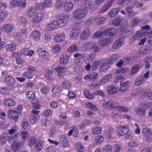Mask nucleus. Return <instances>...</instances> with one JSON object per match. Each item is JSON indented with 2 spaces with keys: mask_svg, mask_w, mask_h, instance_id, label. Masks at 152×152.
<instances>
[{
  "mask_svg": "<svg viewBox=\"0 0 152 152\" xmlns=\"http://www.w3.org/2000/svg\"><path fill=\"white\" fill-rule=\"evenodd\" d=\"M87 12L86 10L80 8H78L74 10L72 14L73 17L76 20H81L87 15Z\"/></svg>",
  "mask_w": 152,
  "mask_h": 152,
  "instance_id": "obj_1",
  "label": "nucleus"
},
{
  "mask_svg": "<svg viewBox=\"0 0 152 152\" xmlns=\"http://www.w3.org/2000/svg\"><path fill=\"white\" fill-rule=\"evenodd\" d=\"M55 17L58 18V22L60 26H63L65 25L69 20V15H63L58 14L56 15Z\"/></svg>",
  "mask_w": 152,
  "mask_h": 152,
  "instance_id": "obj_2",
  "label": "nucleus"
},
{
  "mask_svg": "<svg viewBox=\"0 0 152 152\" xmlns=\"http://www.w3.org/2000/svg\"><path fill=\"white\" fill-rule=\"evenodd\" d=\"M114 0H108L105 2L104 5L101 7L99 12L101 14L106 12L112 6Z\"/></svg>",
  "mask_w": 152,
  "mask_h": 152,
  "instance_id": "obj_3",
  "label": "nucleus"
},
{
  "mask_svg": "<svg viewBox=\"0 0 152 152\" xmlns=\"http://www.w3.org/2000/svg\"><path fill=\"white\" fill-rule=\"evenodd\" d=\"M5 83L9 88H12L15 84V80L10 75H7L4 78Z\"/></svg>",
  "mask_w": 152,
  "mask_h": 152,
  "instance_id": "obj_4",
  "label": "nucleus"
},
{
  "mask_svg": "<svg viewBox=\"0 0 152 152\" xmlns=\"http://www.w3.org/2000/svg\"><path fill=\"white\" fill-rule=\"evenodd\" d=\"M24 141H23L20 142L17 140L13 142L11 145V149L14 152L22 147L24 145Z\"/></svg>",
  "mask_w": 152,
  "mask_h": 152,
  "instance_id": "obj_5",
  "label": "nucleus"
},
{
  "mask_svg": "<svg viewBox=\"0 0 152 152\" xmlns=\"http://www.w3.org/2000/svg\"><path fill=\"white\" fill-rule=\"evenodd\" d=\"M59 143L64 147H66L68 146V140L67 137L64 135H60L58 138Z\"/></svg>",
  "mask_w": 152,
  "mask_h": 152,
  "instance_id": "obj_6",
  "label": "nucleus"
},
{
  "mask_svg": "<svg viewBox=\"0 0 152 152\" xmlns=\"http://www.w3.org/2000/svg\"><path fill=\"white\" fill-rule=\"evenodd\" d=\"M129 130L127 128V126H119L117 130L118 134L121 136L126 134L129 132Z\"/></svg>",
  "mask_w": 152,
  "mask_h": 152,
  "instance_id": "obj_7",
  "label": "nucleus"
},
{
  "mask_svg": "<svg viewBox=\"0 0 152 152\" xmlns=\"http://www.w3.org/2000/svg\"><path fill=\"white\" fill-rule=\"evenodd\" d=\"M45 17V14L42 12L38 13L33 18L32 22L34 23L39 22L43 20Z\"/></svg>",
  "mask_w": 152,
  "mask_h": 152,
  "instance_id": "obj_8",
  "label": "nucleus"
},
{
  "mask_svg": "<svg viewBox=\"0 0 152 152\" xmlns=\"http://www.w3.org/2000/svg\"><path fill=\"white\" fill-rule=\"evenodd\" d=\"M139 51L140 54L142 55L149 53L152 51V46L150 45L144 46L139 49Z\"/></svg>",
  "mask_w": 152,
  "mask_h": 152,
  "instance_id": "obj_9",
  "label": "nucleus"
},
{
  "mask_svg": "<svg viewBox=\"0 0 152 152\" xmlns=\"http://www.w3.org/2000/svg\"><path fill=\"white\" fill-rule=\"evenodd\" d=\"M37 52L39 56L43 58L47 59L49 58V53L46 51L44 50L42 48H39L37 50Z\"/></svg>",
  "mask_w": 152,
  "mask_h": 152,
  "instance_id": "obj_10",
  "label": "nucleus"
},
{
  "mask_svg": "<svg viewBox=\"0 0 152 152\" xmlns=\"http://www.w3.org/2000/svg\"><path fill=\"white\" fill-rule=\"evenodd\" d=\"M59 25L57 20L53 21L47 25L45 28L47 31H52L57 28Z\"/></svg>",
  "mask_w": 152,
  "mask_h": 152,
  "instance_id": "obj_11",
  "label": "nucleus"
},
{
  "mask_svg": "<svg viewBox=\"0 0 152 152\" xmlns=\"http://www.w3.org/2000/svg\"><path fill=\"white\" fill-rule=\"evenodd\" d=\"M118 31L117 28H113L105 30L103 31V33L105 35H108L110 36H113L116 34Z\"/></svg>",
  "mask_w": 152,
  "mask_h": 152,
  "instance_id": "obj_12",
  "label": "nucleus"
},
{
  "mask_svg": "<svg viewBox=\"0 0 152 152\" xmlns=\"http://www.w3.org/2000/svg\"><path fill=\"white\" fill-rule=\"evenodd\" d=\"M90 28L89 27H86L81 35V38L83 40H85L88 38L90 34Z\"/></svg>",
  "mask_w": 152,
  "mask_h": 152,
  "instance_id": "obj_13",
  "label": "nucleus"
},
{
  "mask_svg": "<svg viewBox=\"0 0 152 152\" xmlns=\"http://www.w3.org/2000/svg\"><path fill=\"white\" fill-rule=\"evenodd\" d=\"M129 81H127L125 82H120V86L119 89V91L121 92H124L128 89L129 87Z\"/></svg>",
  "mask_w": 152,
  "mask_h": 152,
  "instance_id": "obj_14",
  "label": "nucleus"
},
{
  "mask_svg": "<svg viewBox=\"0 0 152 152\" xmlns=\"http://www.w3.org/2000/svg\"><path fill=\"white\" fill-rule=\"evenodd\" d=\"M8 112V117L11 119L16 121L18 119V117L15 111L10 110H9Z\"/></svg>",
  "mask_w": 152,
  "mask_h": 152,
  "instance_id": "obj_15",
  "label": "nucleus"
},
{
  "mask_svg": "<svg viewBox=\"0 0 152 152\" xmlns=\"http://www.w3.org/2000/svg\"><path fill=\"white\" fill-rule=\"evenodd\" d=\"M14 28V26L12 24H6L3 25L2 28L5 32L10 33L12 31Z\"/></svg>",
  "mask_w": 152,
  "mask_h": 152,
  "instance_id": "obj_16",
  "label": "nucleus"
},
{
  "mask_svg": "<svg viewBox=\"0 0 152 152\" xmlns=\"http://www.w3.org/2000/svg\"><path fill=\"white\" fill-rule=\"evenodd\" d=\"M41 37V34L40 32L37 30H35L33 31L31 35V38L34 39L35 40H37L39 39Z\"/></svg>",
  "mask_w": 152,
  "mask_h": 152,
  "instance_id": "obj_17",
  "label": "nucleus"
},
{
  "mask_svg": "<svg viewBox=\"0 0 152 152\" xmlns=\"http://www.w3.org/2000/svg\"><path fill=\"white\" fill-rule=\"evenodd\" d=\"M119 58V56L117 54H113L110 57L107 61L111 65L115 62Z\"/></svg>",
  "mask_w": 152,
  "mask_h": 152,
  "instance_id": "obj_18",
  "label": "nucleus"
},
{
  "mask_svg": "<svg viewBox=\"0 0 152 152\" xmlns=\"http://www.w3.org/2000/svg\"><path fill=\"white\" fill-rule=\"evenodd\" d=\"M92 3L91 1L83 3L81 5L80 8L86 10H88L92 7Z\"/></svg>",
  "mask_w": 152,
  "mask_h": 152,
  "instance_id": "obj_19",
  "label": "nucleus"
},
{
  "mask_svg": "<svg viewBox=\"0 0 152 152\" xmlns=\"http://www.w3.org/2000/svg\"><path fill=\"white\" fill-rule=\"evenodd\" d=\"M111 40V39L110 38H105L101 40L99 42V44L100 46L104 47L109 45Z\"/></svg>",
  "mask_w": 152,
  "mask_h": 152,
  "instance_id": "obj_20",
  "label": "nucleus"
},
{
  "mask_svg": "<svg viewBox=\"0 0 152 152\" xmlns=\"http://www.w3.org/2000/svg\"><path fill=\"white\" fill-rule=\"evenodd\" d=\"M68 56L66 55L63 54L61 56L60 60V64L63 65H66L68 63Z\"/></svg>",
  "mask_w": 152,
  "mask_h": 152,
  "instance_id": "obj_21",
  "label": "nucleus"
},
{
  "mask_svg": "<svg viewBox=\"0 0 152 152\" xmlns=\"http://www.w3.org/2000/svg\"><path fill=\"white\" fill-rule=\"evenodd\" d=\"M120 9L119 8H115L110 10L108 12V15L110 17H115L119 11Z\"/></svg>",
  "mask_w": 152,
  "mask_h": 152,
  "instance_id": "obj_22",
  "label": "nucleus"
},
{
  "mask_svg": "<svg viewBox=\"0 0 152 152\" xmlns=\"http://www.w3.org/2000/svg\"><path fill=\"white\" fill-rule=\"evenodd\" d=\"M65 34L64 33H59L56 34L54 37V41L57 42H59L65 39Z\"/></svg>",
  "mask_w": 152,
  "mask_h": 152,
  "instance_id": "obj_23",
  "label": "nucleus"
},
{
  "mask_svg": "<svg viewBox=\"0 0 152 152\" xmlns=\"http://www.w3.org/2000/svg\"><path fill=\"white\" fill-rule=\"evenodd\" d=\"M142 133L144 136L149 137L152 135V130L147 128H144L142 129Z\"/></svg>",
  "mask_w": 152,
  "mask_h": 152,
  "instance_id": "obj_24",
  "label": "nucleus"
},
{
  "mask_svg": "<svg viewBox=\"0 0 152 152\" xmlns=\"http://www.w3.org/2000/svg\"><path fill=\"white\" fill-rule=\"evenodd\" d=\"M117 89V88L114 85L109 86L107 87V91L109 94H113L116 92Z\"/></svg>",
  "mask_w": 152,
  "mask_h": 152,
  "instance_id": "obj_25",
  "label": "nucleus"
},
{
  "mask_svg": "<svg viewBox=\"0 0 152 152\" xmlns=\"http://www.w3.org/2000/svg\"><path fill=\"white\" fill-rule=\"evenodd\" d=\"M110 65H111L107 61L106 62L104 63L102 65H101L99 67V70L101 72H102L107 70L110 67Z\"/></svg>",
  "mask_w": 152,
  "mask_h": 152,
  "instance_id": "obj_26",
  "label": "nucleus"
},
{
  "mask_svg": "<svg viewBox=\"0 0 152 152\" xmlns=\"http://www.w3.org/2000/svg\"><path fill=\"white\" fill-rule=\"evenodd\" d=\"M66 1V0H57L55 3L56 7L58 9H61Z\"/></svg>",
  "mask_w": 152,
  "mask_h": 152,
  "instance_id": "obj_27",
  "label": "nucleus"
},
{
  "mask_svg": "<svg viewBox=\"0 0 152 152\" xmlns=\"http://www.w3.org/2000/svg\"><path fill=\"white\" fill-rule=\"evenodd\" d=\"M4 103L6 105L8 106H12L15 104V101L10 98L4 100Z\"/></svg>",
  "mask_w": 152,
  "mask_h": 152,
  "instance_id": "obj_28",
  "label": "nucleus"
},
{
  "mask_svg": "<svg viewBox=\"0 0 152 152\" xmlns=\"http://www.w3.org/2000/svg\"><path fill=\"white\" fill-rule=\"evenodd\" d=\"M122 21V18L119 17H117L112 20V23L115 26H119Z\"/></svg>",
  "mask_w": 152,
  "mask_h": 152,
  "instance_id": "obj_29",
  "label": "nucleus"
},
{
  "mask_svg": "<svg viewBox=\"0 0 152 152\" xmlns=\"http://www.w3.org/2000/svg\"><path fill=\"white\" fill-rule=\"evenodd\" d=\"M135 111L136 114L139 116H144L146 114L145 110L142 108L136 109Z\"/></svg>",
  "mask_w": 152,
  "mask_h": 152,
  "instance_id": "obj_30",
  "label": "nucleus"
},
{
  "mask_svg": "<svg viewBox=\"0 0 152 152\" xmlns=\"http://www.w3.org/2000/svg\"><path fill=\"white\" fill-rule=\"evenodd\" d=\"M145 81V80L143 78V77L141 76L137 77L135 80L134 83L137 86L141 85Z\"/></svg>",
  "mask_w": 152,
  "mask_h": 152,
  "instance_id": "obj_31",
  "label": "nucleus"
},
{
  "mask_svg": "<svg viewBox=\"0 0 152 152\" xmlns=\"http://www.w3.org/2000/svg\"><path fill=\"white\" fill-rule=\"evenodd\" d=\"M39 117L38 115H31L30 117V123L32 124H34L36 123L39 120Z\"/></svg>",
  "mask_w": 152,
  "mask_h": 152,
  "instance_id": "obj_32",
  "label": "nucleus"
},
{
  "mask_svg": "<svg viewBox=\"0 0 152 152\" xmlns=\"http://www.w3.org/2000/svg\"><path fill=\"white\" fill-rule=\"evenodd\" d=\"M73 6V4L71 2H67L64 5L65 10L66 12L70 11L72 10Z\"/></svg>",
  "mask_w": 152,
  "mask_h": 152,
  "instance_id": "obj_33",
  "label": "nucleus"
},
{
  "mask_svg": "<svg viewBox=\"0 0 152 152\" xmlns=\"http://www.w3.org/2000/svg\"><path fill=\"white\" fill-rule=\"evenodd\" d=\"M140 69V67L138 64L134 65L132 67L130 72L131 75H133L136 73Z\"/></svg>",
  "mask_w": 152,
  "mask_h": 152,
  "instance_id": "obj_34",
  "label": "nucleus"
},
{
  "mask_svg": "<svg viewBox=\"0 0 152 152\" xmlns=\"http://www.w3.org/2000/svg\"><path fill=\"white\" fill-rule=\"evenodd\" d=\"M112 77V75L111 74L105 75L103 77L101 80V82L103 84H105L109 81Z\"/></svg>",
  "mask_w": 152,
  "mask_h": 152,
  "instance_id": "obj_35",
  "label": "nucleus"
},
{
  "mask_svg": "<svg viewBox=\"0 0 152 152\" xmlns=\"http://www.w3.org/2000/svg\"><path fill=\"white\" fill-rule=\"evenodd\" d=\"M80 33V31L74 29L72 30L70 33V37L72 38H74L78 36Z\"/></svg>",
  "mask_w": 152,
  "mask_h": 152,
  "instance_id": "obj_36",
  "label": "nucleus"
},
{
  "mask_svg": "<svg viewBox=\"0 0 152 152\" xmlns=\"http://www.w3.org/2000/svg\"><path fill=\"white\" fill-rule=\"evenodd\" d=\"M123 44V42L121 39H119L115 41L112 46L113 49H116L120 47Z\"/></svg>",
  "mask_w": 152,
  "mask_h": 152,
  "instance_id": "obj_37",
  "label": "nucleus"
},
{
  "mask_svg": "<svg viewBox=\"0 0 152 152\" xmlns=\"http://www.w3.org/2000/svg\"><path fill=\"white\" fill-rule=\"evenodd\" d=\"M7 134L6 133H3L0 137V142L2 144H5L7 140Z\"/></svg>",
  "mask_w": 152,
  "mask_h": 152,
  "instance_id": "obj_38",
  "label": "nucleus"
},
{
  "mask_svg": "<svg viewBox=\"0 0 152 152\" xmlns=\"http://www.w3.org/2000/svg\"><path fill=\"white\" fill-rule=\"evenodd\" d=\"M94 44L91 41H88L84 43L83 44V46L85 49H89L92 48Z\"/></svg>",
  "mask_w": 152,
  "mask_h": 152,
  "instance_id": "obj_39",
  "label": "nucleus"
},
{
  "mask_svg": "<svg viewBox=\"0 0 152 152\" xmlns=\"http://www.w3.org/2000/svg\"><path fill=\"white\" fill-rule=\"evenodd\" d=\"M128 70V68L123 67L118 69L116 70L115 72L118 74L121 75L126 73Z\"/></svg>",
  "mask_w": 152,
  "mask_h": 152,
  "instance_id": "obj_40",
  "label": "nucleus"
},
{
  "mask_svg": "<svg viewBox=\"0 0 152 152\" xmlns=\"http://www.w3.org/2000/svg\"><path fill=\"white\" fill-rule=\"evenodd\" d=\"M78 50V48L76 45H71L67 49L68 52L71 53L73 52H76Z\"/></svg>",
  "mask_w": 152,
  "mask_h": 152,
  "instance_id": "obj_41",
  "label": "nucleus"
},
{
  "mask_svg": "<svg viewBox=\"0 0 152 152\" xmlns=\"http://www.w3.org/2000/svg\"><path fill=\"white\" fill-rule=\"evenodd\" d=\"M102 62L101 60L96 61L93 63L92 66V69L93 70H95L97 69L98 67L99 66L101 63Z\"/></svg>",
  "mask_w": 152,
  "mask_h": 152,
  "instance_id": "obj_42",
  "label": "nucleus"
},
{
  "mask_svg": "<svg viewBox=\"0 0 152 152\" xmlns=\"http://www.w3.org/2000/svg\"><path fill=\"white\" fill-rule=\"evenodd\" d=\"M27 141L28 145L32 147L35 144L36 140L34 137H31L28 138Z\"/></svg>",
  "mask_w": 152,
  "mask_h": 152,
  "instance_id": "obj_43",
  "label": "nucleus"
},
{
  "mask_svg": "<svg viewBox=\"0 0 152 152\" xmlns=\"http://www.w3.org/2000/svg\"><path fill=\"white\" fill-rule=\"evenodd\" d=\"M52 91L54 94H57L60 93L61 91L60 87L58 86H55L52 87Z\"/></svg>",
  "mask_w": 152,
  "mask_h": 152,
  "instance_id": "obj_44",
  "label": "nucleus"
},
{
  "mask_svg": "<svg viewBox=\"0 0 152 152\" xmlns=\"http://www.w3.org/2000/svg\"><path fill=\"white\" fill-rule=\"evenodd\" d=\"M35 9L32 7L29 8L27 12V15L29 17H31L35 13Z\"/></svg>",
  "mask_w": 152,
  "mask_h": 152,
  "instance_id": "obj_45",
  "label": "nucleus"
},
{
  "mask_svg": "<svg viewBox=\"0 0 152 152\" xmlns=\"http://www.w3.org/2000/svg\"><path fill=\"white\" fill-rule=\"evenodd\" d=\"M42 5L44 7H48L51 6L52 5V2L50 0H45L42 2Z\"/></svg>",
  "mask_w": 152,
  "mask_h": 152,
  "instance_id": "obj_46",
  "label": "nucleus"
},
{
  "mask_svg": "<svg viewBox=\"0 0 152 152\" xmlns=\"http://www.w3.org/2000/svg\"><path fill=\"white\" fill-rule=\"evenodd\" d=\"M61 85L63 88L67 89L70 88L71 86V83L66 81L63 82Z\"/></svg>",
  "mask_w": 152,
  "mask_h": 152,
  "instance_id": "obj_47",
  "label": "nucleus"
},
{
  "mask_svg": "<svg viewBox=\"0 0 152 152\" xmlns=\"http://www.w3.org/2000/svg\"><path fill=\"white\" fill-rule=\"evenodd\" d=\"M27 97L28 99H34L35 98V94L34 92L32 91L28 92L26 94Z\"/></svg>",
  "mask_w": 152,
  "mask_h": 152,
  "instance_id": "obj_48",
  "label": "nucleus"
},
{
  "mask_svg": "<svg viewBox=\"0 0 152 152\" xmlns=\"http://www.w3.org/2000/svg\"><path fill=\"white\" fill-rule=\"evenodd\" d=\"M84 94L87 98L90 99H92L94 96L91 94H90L89 91L87 90H85L83 91Z\"/></svg>",
  "mask_w": 152,
  "mask_h": 152,
  "instance_id": "obj_49",
  "label": "nucleus"
},
{
  "mask_svg": "<svg viewBox=\"0 0 152 152\" xmlns=\"http://www.w3.org/2000/svg\"><path fill=\"white\" fill-rule=\"evenodd\" d=\"M8 15L6 11L0 10V20H2L5 18Z\"/></svg>",
  "mask_w": 152,
  "mask_h": 152,
  "instance_id": "obj_50",
  "label": "nucleus"
},
{
  "mask_svg": "<svg viewBox=\"0 0 152 152\" xmlns=\"http://www.w3.org/2000/svg\"><path fill=\"white\" fill-rule=\"evenodd\" d=\"M113 100H110L104 102L103 104V106L104 107L111 108Z\"/></svg>",
  "mask_w": 152,
  "mask_h": 152,
  "instance_id": "obj_51",
  "label": "nucleus"
},
{
  "mask_svg": "<svg viewBox=\"0 0 152 152\" xmlns=\"http://www.w3.org/2000/svg\"><path fill=\"white\" fill-rule=\"evenodd\" d=\"M94 140L96 143H99L103 141L104 138L102 136L98 135L95 137Z\"/></svg>",
  "mask_w": 152,
  "mask_h": 152,
  "instance_id": "obj_52",
  "label": "nucleus"
},
{
  "mask_svg": "<svg viewBox=\"0 0 152 152\" xmlns=\"http://www.w3.org/2000/svg\"><path fill=\"white\" fill-rule=\"evenodd\" d=\"M6 48L8 50H12V51L15 50L16 48V45L14 43L10 44L7 45L6 46Z\"/></svg>",
  "mask_w": 152,
  "mask_h": 152,
  "instance_id": "obj_53",
  "label": "nucleus"
},
{
  "mask_svg": "<svg viewBox=\"0 0 152 152\" xmlns=\"http://www.w3.org/2000/svg\"><path fill=\"white\" fill-rule=\"evenodd\" d=\"M10 4L11 5L17 6L21 5L20 0H10Z\"/></svg>",
  "mask_w": 152,
  "mask_h": 152,
  "instance_id": "obj_54",
  "label": "nucleus"
},
{
  "mask_svg": "<svg viewBox=\"0 0 152 152\" xmlns=\"http://www.w3.org/2000/svg\"><path fill=\"white\" fill-rule=\"evenodd\" d=\"M95 20V18L94 17H90L86 20L85 23L87 25H90Z\"/></svg>",
  "mask_w": 152,
  "mask_h": 152,
  "instance_id": "obj_55",
  "label": "nucleus"
},
{
  "mask_svg": "<svg viewBox=\"0 0 152 152\" xmlns=\"http://www.w3.org/2000/svg\"><path fill=\"white\" fill-rule=\"evenodd\" d=\"M0 93L4 95H8L10 93L9 89L6 88H0Z\"/></svg>",
  "mask_w": 152,
  "mask_h": 152,
  "instance_id": "obj_56",
  "label": "nucleus"
},
{
  "mask_svg": "<svg viewBox=\"0 0 152 152\" xmlns=\"http://www.w3.org/2000/svg\"><path fill=\"white\" fill-rule=\"evenodd\" d=\"M75 148L79 152H83L84 151V148L82 145L79 143H76Z\"/></svg>",
  "mask_w": 152,
  "mask_h": 152,
  "instance_id": "obj_57",
  "label": "nucleus"
},
{
  "mask_svg": "<svg viewBox=\"0 0 152 152\" xmlns=\"http://www.w3.org/2000/svg\"><path fill=\"white\" fill-rule=\"evenodd\" d=\"M101 128L99 127H97L94 128L92 131L93 133L95 134H99L101 133Z\"/></svg>",
  "mask_w": 152,
  "mask_h": 152,
  "instance_id": "obj_58",
  "label": "nucleus"
},
{
  "mask_svg": "<svg viewBox=\"0 0 152 152\" xmlns=\"http://www.w3.org/2000/svg\"><path fill=\"white\" fill-rule=\"evenodd\" d=\"M55 69L58 73H64L66 72L67 70L66 68L63 67H56Z\"/></svg>",
  "mask_w": 152,
  "mask_h": 152,
  "instance_id": "obj_59",
  "label": "nucleus"
},
{
  "mask_svg": "<svg viewBox=\"0 0 152 152\" xmlns=\"http://www.w3.org/2000/svg\"><path fill=\"white\" fill-rule=\"evenodd\" d=\"M52 48L53 51L55 53L59 52L61 50V46L58 45H54L52 47Z\"/></svg>",
  "mask_w": 152,
  "mask_h": 152,
  "instance_id": "obj_60",
  "label": "nucleus"
},
{
  "mask_svg": "<svg viewBox=\"0 0 152 152\" xmlns=\"http://www.w3.org/2000/svg\"><path fill=\"white\" fill-rule=\"evenodd\" d=\"M23 76L27 79H29L32 77L33 75L32 73H30L28 72H26L23 74Z\"/></svg>",
  "mask_w": 152,
  "mask_h": 152,
  "instance_id": "obj_61",
  "label": "nucleus"
},
{
  "mask_svg": "<svg viewBox=\"0 0 152 152\" xmlns=\"http://www.w3.org/2000/svg\"><path fill=\"white\" fill-rule=\"evenodd\" d=\"M21 137L24 140H26L28 136V132L25 131L21 132Z\"/></svg>",
  "mask_w": 152,
  "mask_h": 152,
  "instance_id": "obj_62",
  "label": "nucleus"
},
{
  "mask_svg": "<svg viewBox=\"0 0 152 152\" xmlns=\"http://www.w3.org/2000/svg\"><path fill=\"white\" fill-rule=\"evenodd\" d=\"M140 22V20L137 18H134L132 22V26H137L139 24Z\"/></svg>",
  "mask_w": 152,
  "mask_h": 152,
  "instance_id": "obj_63",
  "label": "nucleus"
},
{
  "mask_svg": "<svg viewBox=\"0 0 152 152\" xmlns=\"http://www.w3.org/2000/svg\"><path fill=\"white\" fill-rule=\"evenodd\" d=\"M103 150L107 152H112V147L109 145H106L104 146Z\"/></svg>",
  "mask_w": 152,
  "mask_h": 152,
  "instance_id": "obj_64",
  "label": "nucleus"
}]
</instances>
